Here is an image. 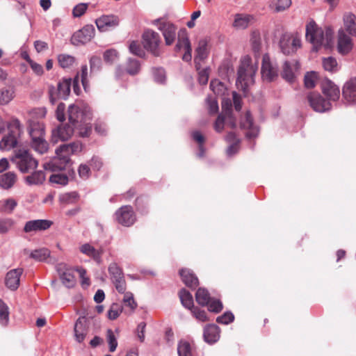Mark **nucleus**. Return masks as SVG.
Returning a JSON list of instances; mask_svg holds the SVG:
<instances>
[{
	"label": "nucleus",
	"instance_id": "obj_1",
	"mask_svg": "<svg viewBox=\"0 0 356 356\" xmlns=\"http://www.w3.org/2000/svg\"><path fill=\"white\" fill-rule=\"evenodd\" d=\"M333 30L330 27L325 29L319 28L315 22L312 21L306 26V38L313 44L315 51L321 47L328 49L332 46L333 39Z\"/></svg>",
	"mask_w": 356,
	"mask_h": 356
},
{
	"label": "nucleus",
	"instance_id": "obj_2",
	"mask_svg": "<svg viewBox=\"0 0 356 356\" xmlns=\"http://www.w3.org/2000/svg\"><path fill=\"white\" fill-rule=\"evenodd\" d=\"M28 131L31 138V147L42 154L48 150V143L44 139V125L33 116L29 120Z\"/></svg>",
	"mask_w": 356,
	"mask_h": 356
},
{
	"label": "nucleus",
	"instance_id": "obj_3",
	"mask_svg": "<svg viewBox=\"0 0 356 356\" xmlns=\"http://www.w3.org/2000/svg\"><path fill=\"white\" fill-rule=\"evenodd\" d=\"M257 70V63L253 64L249 56L243 57L238 70L236 83H239L242 88L248 87L253 83V77Z\"/></svg>",
	"mask_w": 356,
	"mask_h": 356
},
{
	"label": "nucleus",
	"instance_id": "obj_4",
	"mask_svg": "<svg viewBox=\"0 0 356 356\" xmlns=\"http://www.w3.org/2000/svg\"><path fill=\"white\" fill-rule=\"evenodd\" d=\"M12 161L22 173H27L38 166V161L27 151L19 149L13 157Z\"/></svg>",
	"mask_w": 356,
	"mask_h": 356
},
{
	"label": "nucleus",
	"instance_id": "obj_5",
	"mask_svg": "<svg viewBox=\"0 0 356 356\" xmlns=\"http://www.w3.org/2000/svg\"><path fill=\"white\" fill-rule=\"evenodd\" d=\"M21 132L20 122L15 119L8 125V133L0 141V149L10 150L16 147L17 138Z\"/></svg>",
	"mask_w": 356,
	"mask_h": 356
},
{
	"label": "nucleus",
	"instance_id": "obj_6",
	"mask_svg": "<svg viewBox=\"0 0 356 356\" xmlns=\"http://www.w3.org/2000/svg\"><path fill=\"white\" fill-rule=\"evenodd\" d=\"M279 45L284 54L290 55L301 47V40L297 33H285L282 35Z\"/></svg>",
	"mask_w": 356,
	"mask_h": 356
},
{
	"label": "nucleus",
	"instance_id": "obj_7",
	"mask_svg": "<svg viewBox=\"0 0 356 356\" xmlns=\"http://www.w3.org/2000/svg\"><path fill=\"white\" fill-rule=\"evenodd\" d=\"M144 48L151 52L154 56H161L162 51L160 49L161 37L158 33L153 30L145 31L142 35Z\"/></svg>",
	"mask_w": 356,
	"mask_h": 356
},
{
	"label": "nucleus",
	"instance_id": "obj_8",
	"mask_svg": "<svg viewBox=\"0 0 356 356\" xmlns=\"http://www.w3.org/2000/svg\"><path fill=\"white\" fill-rule=\"evenodd\" d=\"M71 79H63L58 83L57 88L49 86V101L54 104L58 98L66 99L70 92Z\"/></svg>",
	"mask_w": 356,
	"mask_h": 356
},
{
	"label": "nucleus",
	"instance_id": "obj_9",
	"mask_svg": "<svg viewBox=\"0 0 356 356\" xmlns=\"http://www.w3.org/2000/svg\"><path fill=\"white\" fill-rule=\"evenodd\" d=\"M108 270L116 290L120 293H124L127 284L122 269L115 262H113L108 266Z\"/></svg>",
	"mask_w": 356,
	"mask_h": 356
},
{
	"label": "nucleus",
	"instance_id": "obj_10",
	"mask_svg": "<svg viewBox=\"0 0 356 356\" xmlns=\"http://www.w3.org/2000/svg\"><path fill=\"white\" fill-rule=\"evenodd\" d=\"M261 72L263 79L268 82L273 81L278 77L277 64L270 60L267 54L263 56Z\"/></svg>",
	"mask_w": 356,
	"mask_h": 356
},
{
	"label": "nucleus",
	"instance_id": "obj_11",
	"mask_svg": "<svg viewBox=\"0 0 356 356\" xmlns=\"http://www.w3.org/2000/svg\"><path fill=\"white\" fill-rule=\"evenodd\" d=\"M115 218L119 224L124 227H131L136 220V214L130 205L122 206L118 209L115 213Z\"/></svg>",
	"mask_w": 356,
	"mask_h": 356
},
{
	"label": "nucleus",
	"instance_id": "obj_12",
	"mask_svg": "<svg viewBox=\"0 0 356 356\" xmlns=\"http://www.w3.org/2000/svg\"><path fill=\"white\" fill-rule=\"evenodd\" d=\"M177 42L175 45V51L184 50L185 52L182 56L183 60L189 62L192 58V48L186 29H181L178 32Z\"/></svg>",
	"mask_w": 356,
	"mask_h": 356
},
{
	"label": "nucleus",
	"instance_id": "obj_13",
	"mask_svg": "<svg viewBox=\"0 0 356 356\" xmlns=\"http://www.w3.org/2000/svg\"><path fill=\"white\" fill-rule=\"evenodd\" d=\"M307 101L312 109L316 112H325L331 108V103L319 93L312 92L307 96Z\"/></svg>",
	"mask_w": 356,
	"mask_h": 356
},
{
	"label": "nucleus",
	"instance_id": "obj_14",
	"mask_svg": "<svg viewBox=\"0 0 356 356\" xmlns=\"http://www.w3.org/2000/svg\"><path fill=\"white\" fill-rule=\"evenodd\" d=\"M68 120L69 122L74 127L79 123H82L86 118L90 119V111L88 107H85L84 110H81L75 105H71L68 108Z\"/></svg>",
	"mask_w": 356,
	"mask_h": 356
},
{
	"label": "nucleus",
	"instance_id": "obj_15",
	"mask_svg": "<svg viewBox=\"0 0 356 356\" xmlns=\"http://www.w3.org/2000/svg\"><path fill=\"white\" fill-rule=\"evenodd\" d=\"M82 147V144L79 141L64 144L56 149V156H61L64 163L71 162L70 156L81 152Z\"/></svg>",
	"mask_w": 356,
	"mask_h": 356
},
{
	"label": "nucleus",
	"instance_id": "obj_16",
	"mask_svg": "<svg viewBox=\"0 0 356 356\" xmlns=\"http://www.w3.org/2000/svg\"><path fill=\"white\" fill-rule=\"evenodd\" d=\"M95 31V28L92 25H86L73 34L71 42L74 45L86 44L90 42L94 37Z\"/></svg>",
	"mask_w": 356,
	"mask_h": 356
},
{
	"label": "nucleus",
	"instance_id": "obj_17",
	"mask_svg": "<svg viewBox=\"0 0 356 356\" xmlns=\"http://www.w3.org/2000/svg\"><path fill=\"white\" fill-rule=\"evenodd\" d=\"M158 29L162 32L165 44L172 45L176 39L177 27L169 22L158 20Z\"/></svg>",
	"mask_w": 356,
	"mask_h": 356
},
{
	"label": "nucleus",
	"instance_id": "obj_18",
	"mask_svg": "<svg viewBox=\"0 0 356 356\" xmlns=\"http://www.w3.org/2000/svg\"><path fill=\"white\" fill-rule=\"evenodd\" d=\"M56 270L63 285L67 288H72L76 284V279L74 271L65 264L60 263L56 266Z\"/></svg>",
	"mask_w": 356,
	"mask_h": 356
},
{
	"label": "nucleus",
	"instance_id": "obj_19",
	"mask_svg": "<svg viewBox=\"0 0 356 356\" xmlns=\"http://www.w3.org/2000/svg\"><path fill=\"white\" fill-rule=\"evenodd\" d=\"M74 127L70 124H63L52 130L51 140L56 143L58 140H67L74 134Z\"/></svg>",
	"mask_w": 356,
	"mask_h": 356
},
{
	"label": "nucleus",
	"instance_id": "obj_20",
	"mask_svg": "<svg viewBox=\"0 0 356 356\" xmlns=\"http://www.w3.org/2000/svg\"><path fill=\"white\" fill-rule=\"evenodd\" d=\"M120 19L116 15H103L97 19L95 24L100 31H107L119 25Z\"/></svg>",
	"mask_w": 356,
	"mask_h": 356
},
{
	"label": "nucleus",
	"instance_id": "obj_21",
	"mask_svg": "<svg viewBox=\"0 0 356 356\" xmlns=\"http://www.w3.org/2000/svg\"><path fill=\"white\" fill-rule=\"evenodd\" d=\"M53 222L48 220H33L27 221L24 227V232L30 233L32 232L44 231L48 229Z\"/></svg>",
	"mask_w": 356,
	"mask_h": 356
},
{
	"label": "nucleus",
	"instance_id": "obj_22",
	"mask_svg": "<svg viewBox=\"0 0 356 356\" xmlns=\"http://www.w3.org/2000/svg\"><path fill=\"white\" fill-rule=\"evenodd\" d=\"M23 273L22 268L13 269L7 273L5 278L6 286L12 291L18 289L20 282V277Z\"/></svg>",
	"mask_w": 356,
	"mask_h": 356
},
{
	"label": "nucleus",
	"instance_id": "obj_23",
	"mask_svg": "<svg viewBox=\"0 0 356 356\" xmlns=\"http://www.w3.org/2000/svg\"><path fill=\"white\" fill-rule=\"evenodd\" d=\"M88 325L85 317H79L75 323L74 332V337L77 342L81 343L84 341L88 333Z\"/></svg>",
	"mask_w": 356,
	"mask_h": 356
},
{
	"label": "nucleus",
	"instance_id": "obj_24",
	"mask_svg": "<svg viewBox=\"0 0 356 356\" xmlns=\"http://www.w3.org/2000/svg\"><path fill=\"white\" fill-rule=\"evenodd\" d=\"M322 92L328 98L327 100L337 101L340 96L339 88L331 81L325 80L322 83Z\"/></svg>",
	"mask_w": 356,
	"mask_h": 356
},
{
	"label": "nucleus",
	"instance_id": "obj_25",
	"mask_svg": "<svg viewBox=\"0 0 356 356\" xmlns=\"http://www.w3.org/2000/svg\"><path fill=\"white\" fill-rule=\"evenodd\" d=\"M352 39L346 35L343 29L339 31L338 34V51L340 54L345 55L349 53L353 49Z\"/></svg>",
	"mask_w": 356,
	"mask_h": 356
},
{
	"label": "nucleus",
	"instance_id": "obj_26",
	"mask_svg": "<svg viewBox=\"0 0 356 356\" xmlns=\"http://www.w3.org/2000/svg\"><path fill=\"white\" fill-rule=\"evenodd\" d=\"M299 69V63L297 60L286 61L283 65L281 75L288 82H293L295 79V74Z\"/></svg>",
	"mask_w": 356,
	"mask_h": 356
},
{
	"label": "nucleus",
	"instance_id": "obj_27",
	"mask_svg": "<svg viewBox=\"0 0 356 356\" xmlns=\"http://www.w3.org/2000/svg\"><path fill=\"white\" fill-rule=\"evenodd\" d=\"M220 327L215 324L207 325L204 328V340L205 342L212 344L220 339Z\"/></svg>",
	"mask_w": 356,
	"mask_h": 356
},
{
	"label": "nucleus",
	"instance_id": "obj_28",
	"mask_svg": "<svg viewBox=\"0 0 356 356\" xmlns=\"http://www.w3.org/2000/svg\"><path fill=\"white\" fill-rule=\"evenodd\" d=\"M207 42L206 40H201L195 49L194 63L197 70H200L201 63L208 56Z\"/></svg>",
	"mask_w": 356,
	"mask_h": 356
},
{
	"label": "nucleus",
	"instance_id": "obj_29",
	"mask_svg": "<svg viewBox=\"0 0 356 356\" xmlns=\"http://www.w3.org/2000/svg\"><path fill=\"white\" fill-rule=\"evenodd\" d=\"M342 95L346 102L349 103L356 102V78L351 79L345 83Z\"/></svg>",
	"mask_w": 356,
	"mask_h": 356
},
{
	"label": "nucleus",
	"instance_id": "obj_30",
	"mask_svg": "<svg viewBox=\"0 0 356 356\" xmlns=\"http://www.w3.org/2000/svg\"><path fill=\"white\" fill-rule=\"evenodd\" d=\"M179 274L182 282L191 289H195L199 285L197 277L189 268H181L179 271Z\"/></svg>",
	"mask_w": 356,
	"mask_h": 356
},
{
	"label": "nucleus",
	"instance_id": "obj_31",
	"mask_svg": "<svg viewBox=\"0 0 356 356\" xmlns=\"http://www.w3.org/2000/svg\"><path fill=\"white\" fill-rule=\"evenodd\" d=\"M81 252L93 259L97 264L102 263V257L104 253L102 248L95 249L89 243L82 245L79 248Z\"/></svg>",
	"mask_w": 356,
	"mask_h": 356
},
{
	"label": "nucleus",
	"instance_id": "obj_32",
	"mask_svg": "<svg viewBox=\"0 0 356 356\" xmlns=\"http://www.w3.org/2000/svg\"><path fill=\"white\" fill-rule=\"evenodd\" d=\"M71 165V162H65L62 159L61 156H56V158L52 159L48 163L44 164L45 170H49L51 171H60L67 169Z\"/></svg>",
	"mask_w": 356,
	"mask_h": 356
},
{
	"label": "nucleus",
	"instance_id": "obj_33",
	"mask_svg": "<svg viewBox=\"0 0 356 356\" xmlns=\"http://www.w3.org/2000/svg\"><path fill=\"white\" fill-rule=\"evenodd\" d=\"M253 19L252 15L236 14L234 17L233 26L238 29H245L252 22Z\"/></svg>",
	"mask_w": 356,
	"mask_h": 356
},
{
	"label": "nucleus",
	"instance_id": "obj_34",
	"mask_svg": "<svg viewBox=\"0 0 356 356\" xmlns=\"http://www.w3.org/2000/svg\"><path fill=\"white\" fill-rule=\"evenodd\" d=\"M17 175L13 172H8L0 175V186L3 189L11 188L17 181Z\"/></svg>",
	"mask_w": 356,
	"mask_h": 356
},
{
	"label": "nucleus",
	"instance_id": "obj_35",
	"mask_svg": "<svg viewBox=\"0 0 356 356\" xmlns=\"http://www.w3.org/2000/svg\"><path fill=\"white\" fill-rule=\"evenodd\" d=\"M343 19L346 31L351 35H356V16L348 13L343 15Z\"/></svg>",
	"mask_w": 356,
	"mask_h": 356
},
{
	"label": "nucleus",
	"instance_id": "obj_36",
	"mask_svg": "<svg viewBox=\"0 0 356 356\" xmlns=\"http://www.w3.org/2000/svg\"><path fill=\"white\" fill-rule=\"evenodd\" d=\"M252 49L255 54V57L259 56L261 49V39L260 32L257 30L252 31L250 39Z\"/></svg>",
	"mask_w": 356,
	"mask_h": 356
},
{
	"label": "nucleus",
	"instance_id": "obj_37",
	"mask_svg": "<svg viewBox=\"0 0 356 356\" xmlns=\"http://www.w3.org/2000/svg\"><path fill=\"white\" fill-rule=\"evenodd\" d=\"M211 298L209 291L204 288H199L195 293L196 302L201 306H206L209 303Z\"/></svg>",
	"mask_w": 356,
	"mask_h": 356
},
{
	"label": "nucleus",
	"instance_id": "obj_38",
	"mask_svg": "<svg viewBox=\"0 0 356 356\" xmlns=\"http://www.w3.org/2000/svg\"><path fill=\"white\" fill-rule=\"evenodd\" d=\"M15 97V90L12 87L4 88L0 90V104L9 103Z\"/></svg>",
	"mask_w": 356,
	"mask_h": 356
},
{
	"label": "nucleus",
	"instance_id": "obj_39",
	"mask_svg": "<svg viewBox=\"0 0 356 356\" xmlns=\"http://www.w3.org/2000/svg\"><path fill=\"white\" fill-rule=\"evenodd\" d=\"M179 296L182 305L185 307L191 310L193 307H195L193 305V299L192 295L189 291H186L185 289H182L179 291Z\"/></svg>",
	"mask_w": 356,
	"mask_h": 356
},
{
	"label": "nucleus",
	"instance_id": "obj_40",
	"mask_svg": "<svg viewBox=\"0 0 356 356\" xmlns=\"http://www.w3.org/2000/svg\"><path fill=\"white\" fill-rule=\"evenodd\" d=\"M177 352L179 356H193L192 346L185 340H181L179 342Z\"/></svg>",
	"mask_w": 356,
	"mask_h": 356
},
{
	"label": "nucleus",
	"instance_id": "obj_41",
	"mask_svg": "<svg viewBox=\"0 0 356 356\" xmlns=\"http://www.w3.org/2000/svg\"><path fill=\"white\" fill-rule=\"evenodd\" d=\"M74 129H76L78 134L80 137H88L92 132V126L90 122H86V119L82 123H79L75 125Z\"/></svg>",
	"mask_w": 356,
	"mask_h": 356
},
{
	"label": "nucleus",
	"instance_id": "obj_42",
	"mask_svg": "<svg viewBox=\"0 0 356 356\" xmlns=\"http://www.w3.org/2000/svg\"><path fill=\"white\" fill-rule=\"evenodd\" d=\"M75 60V58L69 54H61L58 56V62L62 68H69L72 67Z\"/></svg>",
	"mask_w": 356,
	"mask_h": 356
},
{
	"label": "nucleus",
	"instance_id": "obj_43",
	"mask_svg": "<svg viewBox=\"0 0 356 356\" xmlns=\"http://www.w3.org/2000/svg\"><path fill=\"white\" fill-rule=\"evenodd\" d=\"M45 179V175L42 170L36 171L26 177V181L29 184H40Z\"/></svg>",
	"mask_w": 356,
	"mask_h": 356
},
{
	"label": "nucleus",
	"instance_id": "obj_44",
	"mask_svg": "<svg viewBox=\"0 0 356 356\" xmlns=\"http://www.w3.org/2000/svg\"><path fill=\"white\" fill-rule=\"evenodd\" d=\"M240 127L243 129H248L254 132L255 129L253 124V119L250 111H247L240 122Z\"/></svg>",
	"mask_w": 356,
	"mask_h": 356
},
{
	"label": "nucleus",
	"instance_id": "obj_45",
	"mask_svg": "<svg viewBox=\"0 0 356 356\" xmlns=\"http://www.w3.org/2000/svg\"><path fill=\"white\" fill-rule=\"evenodd\" d=\"M50 256V251L47 248L35 250L30 254V257L38 261H43Z\"/></svg>",
	"mask_w": 356,
	"mask_h": 356
},
{
	"label": "nucleus",
	"instance_id": "obj_46",
	"mask_svg": "<svg viewBox=\"0 0 356 356\" xmlns=\"http://www.w3.org/2000/svg\"><path fill=\"white\" fill-rule=\"evenodd\" d=\"M9 321V308L7 305L0 299V323L7 325Z\"/></svg>",
	"mask_w": 356,
	"mask_h": 356
},
{
	"label": "nucleus",
	"instance_id": "obj_47",
	"mask_svg": "<svg viewBox=\"0 0 356 356\" xmlns=\"http://www.w3.org/2000/svg\"><path fill=\"white\" fill-rule=\"evenodd\" d=\"M79 199V193L75 191L65 193L60 197V202L67 204H74Z\"/></svg>",
	"mask_w": 356,
	"mask_h": 356
},
{
	"label": "nucleus",
	"instance_id": "obj_48",
	"mask_svg": "<svg viewBox=\"0 0 356 356\" xmlns=\"http://www.w3.org/2000/svg\"><path fill=\"white\" fill-rule=\"evenodd\" d=\"M140 70V63L136 59H129L126 66V71L131 75H135Z\"/></svg>",
	"mask_w": 356,
	"mask_h": 356
},
{
	"label": "nucleus",
	"instance_id": "obj_49",
	"mask_svg": "<svg viewBox=\"0 0 356 356\" xmlns=\"http://www.w3.org/2000/svg\"><path fill=\"white\" fill-rule=\"evenodd\" d=\"M124 293L123 302L126 307L130 308L131 311L136 309L138 306L137 302L135 301L134 295L131 292H125Z\"/></svg>",
	"mask_w": 356,
	"mask_h": 356
},
{
	"label": "nucleus",
	"instance_id": "obj_50",
	"mask_svg": "<svg viewBox=\"0 0 356 356\" xmlns=\"http://www.w3.org/2000/svg\"><path fill=\"white\" fill-rule=\"evenodd\" d=\"M17 202L13 198L6 200L1 207V211L4 213H11L17 207Z\"/></svg>",
	"mask_w": 356,
	"mask_h": 356
},
{
	"label": "nucleus",
	"instance_id": "obj_51",
	"mask_svg": "<svg viewBox=\"0 0 356 356\" xmlns=\"http://www.w3.org/2000/svg\"><path fill=\"white\" fill-rule=\"evenodd\" d=\"M129 49L130 52L136 56L139 57L145 56V51L138 41H131L129 44Z\"/></svg>",
	"mask_w": 356,
	"mask_h": 356
},
{
	"label": "nucleus",
	"instance_id": "obj_52",
	"mask_svg": "<svg viewBox=\"0 0 356 356\" xmlns=\"http://www.w3.org/2000/svg\"><path fill=\"white\" fill-rule=\"evenodd\" d=\"M207 306L208 307L209 311L214 313L220 312L223 308L221 301L216 298H211Z\"/></svg>",
	"mask_w": 356,
	"mask_h": 356
},
{
	"label": "nucleus",
	"instance_id": "obj_53",
	"mask_svg": "<svg viewBox=\"0 0 356 356\" xmlns=\"http://www.w3.org/2000/svg\"><path fill=\"white\" fill-rule=\"evenodd\" d=\"M193 316L201 322H206L209 321L204 310L200 309L197 307H194L191 309Z\"/></svg>",
	"mask_w": 356,
	"mask_h": 356
},
{
	"label": "nucleus",
	"instance_id": "obj_54",
	"mask_svg": "<svg viewBox=\"0 0 356 356\" xmlns=\"http://www.w3.org/2000/svg\"><path fill=\"white\" fill-rule=\"evenodd\" d=\"M49 181L51 183L65 186L67 184L69 179L67 176L64 174H55L51 175L49 177Z\"/></svg>",
	"mask_w": 356,
	"mask_h": 356
},
{
	"label": "nucleus",
	"instance_id": "obj_55",
	"mask_svg": "<svg viewBox=\"0 0 356 356\" xmlns=\"http://www.w3.org/2000/svg\"><path fill=\"white\" fill-rule=\"evenodd\" d=\"M275 10L282 12L288 9L291 5V0H274Z\"/></svg>",
	"mask_w": 356,
	"mask_h": 356
},
{
	"label": "nucleus",
	"instance_id": "obj_56",
	"mask_svg": "<svg viewBox=\"0 0 356 356\" xmlns=\"http://www.w3.org/2000/svg\"><path fill=\"white\" fill-rule=\"evenodd\" d=\"M107 341L109 345V350L111 352H114L116 350V348L118 346V341L116 339V337L112 331V330L108 329L107 330Z\"/></svg>",
	"mask_w": 356,
	"mask_h": 356
},
{
	"label": "nucleus",
	"instance_id": "obj_57",
	"mask_svg": "<svg viewBox=\"0 0 356 356\" xmlns=\"http://www.w3.org/2000/svg\"><path fill=\"white\" fill-rule=\"evenodd\" d=\"M323 65L325 70L334 72L337 70V63L335 58L329 57L323 59Z\"/></svg>",
	"mask_w": 356,
	"mask_h": 356
},
{
	"label": "nucleus",
	"instance_id": "obj_58",
	"mask_svg": "<svg viewBox=\"0 0 356 356\" xmlns=\"http://www.w3.org/2000/svg\"><path fill=\"white\" fill-rule=\"evenodd\" d=\"M14 221L11 218L0 219V233L4 234L8 232L13 226Z\"/></svg>",
	"mask_w": 356,
	"mask_h": 356
},
{
	"label": "nucleus",
	"instance_id": "obj_59",
	"mask_svg": "<svg viewBox=\"0 0 356 356\" xmlns=\"http://www.w3.org/2000/svg\"><path fill=\"white\" fill-rule=\"evenodd\" d=\"M234 320V314L230 312H227L216 318V322L220 324L227 325Z\"/></svg>",
	"mask_w": 356,
	"mask_h": 356
},
{
	"label": "nucleus",
	"instance_id": "obj_60",
	"mask_svg": "<svg viewBox=\"0 0 356 356\" xmlns=\"http://www.w3.org/2000/svg\"><path fill=\"white\" fill-rule=\"evenodd\" d=\"M316 74L314 72H307L304 79L305 86L307 88H312L315 86Z\"/></svg>",
	"mask_w": 356,
	"mask_h": 356
},
{
	"label": "nucleus",
	"instance_id": "obj_61",
	"mask_svg": "<svg viewBox=\"0 0 356 356\" xmlns=\"http://www.w3.org/2000/svg\"><path fill=\"white\" fill-rule=\"evenodd\" d=\"M90 67L91 72H95L100 70L102 67V59L99 56H93L90 60Z\"/></svg>",
	"mask_w": 356,
	"mask_h": 356
},
{
	"label": "nucleus",
	"instance_id": "obj_62",
	"mask_svg": "<svg viewBox=\"0 0 356 356\" xmlns=\"http://www.w3.org/2000/svg\"><path fill=\"white\" fill-rule=\"evenodd\" d=\"M118 58V52L115 49H108L104 53V60L106 63H113Z\"/></svg>",
	"mask_w": 356,
	"mask_h": 356
},
{
	"label": "nucleus",
	"instance_id": "obj_63",
	"mask_svg": "<svg viewBox=\"0 0 356 356\" xmlns=\"http://www.w3.org/2000/svg\"><path fill=\"white\" fill-rule=\"evenodd\" d=\"M88 4L81 3L76 5L72 10V15L74 17H79L82 16L88 8Z\"/></svg>",
	"mask_w": 356,
	"mask_h": 356
},
{
	"label": "nucleus",
	"instance_id": "obj_64",
	"mask_svg": "<svg viewBox=\"0 0 356 356\" xmlns=\"http://www.w3.org/2000/svg\"><path fill=\"white\" fill-rule=\"evenodd\" d=\"M153 76L154 80L160 83L164 82L165 79V73L163 68H155L153 70Z\"/></svg>",
	"mask_w": 356,
	"mask_h": 356
}]
</instances>
